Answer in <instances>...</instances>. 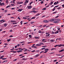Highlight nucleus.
Segmentation results:
<instances>
[{
  "label": "nucleus",
  "mask_w": 64,
  "mask_h": 64,
  "mask_svg": "<svg viewBox=\"0 0 64 64\" xmlns=\"http://www.w3.org/2000/svg\"><path fill=\"white\" fill-rule=\"evenodd\" d=\"M28 36L30 37V38H32V36L30 35Z\"/></svg>",
  "instance_id": "nucleus-34"
},
{
  "label": "nucleus",
  "mask_w": 64,
  "mask_h": 64,
  "mask_svg": "<svg viewBox=\"0 0 64 64\" xmlns=\"http://www.w3.org/2000/svg\"><path fill=\"white\" fill-rule=\"evenodd\" d=\"M34 22H31V23H30V24H33V23H34Z\"/></svg>",
  "instance_id": "nucleus-54"
},
{
  "label": "nucleus",
  "mask_w": 64,
  "mask_h": 64,
  "mask_svg": "<svg viewBox=\"0 0 64 64\" xmlns=\"http://www.w3.org/2000/svg\"><path fill=\"white\" fill-rule=\"evenodd\" d=\"M9 1H8V0H7L6 1V3H8V2Z\"/></svg>",
  "instance_id": "nucleus-36"
},
{
  "label": "nucleus",
  "mask_w": 64,
  "mask_h": 64,
  "mask_svg": "<svg viewBox=\"0 0 64 64\" xmlns=\"http://www.w3.org/2000/svg\"><path fill=\"white\" fill-rule=\"evenodd\" d=\"M43 22L44 23H48L49 22V21L48 20L47 21L46 20H43Z\"/></svg>",
  "instance_id": "nucleus-2"
},
{
  "label": "nucleus",
  "mask_w": 64,
  "mask_h": 64,
  "mask_svg": "<svg viewBox=\"0 0 64 64\" xmlns=\"http://www.w3.org/2000/svg\"><path fill=\"white\" fill-rule=\"evenodd\" d=\"M57 60H56L54 61V62H57Z\"/></svg>",
  "instance_id": "nucleus-47"
},
{
  "label": "nucleus",
  "mask_w": 64,
  "mask_h": 64,
  "mask_svg": "<svg viewBox=\"0 0 64 64\" xmlns=\"http://www.w3.org/2000/svg\"><path fill=\"white\" fill-rule=\"evenodd\" d=\"M58 46V45H56V46H54V47H57Z\"/></svg>",
  "instance_id": "nucleus-52"
},
{
  "label": "nucleus",
  "mask_w": 64,
  "mask_h": 64,
  "mask_svg": "<svg viewBox=\"0 0 64 64\" xmlns=\"http://www.w3.org/2000/svg\"><path fill=\"white\" fill-rule=\"evenodd\" d=\"M57 13V12L56 11L53 13V14H55V13Z\"/></svg>",
  "instance_id": "nucleus-56"
},
{
  "label": "nucleus",
  "mask_w": 64,
  "mask_h": 64,
  "mask_svg": "<svg viewBox=\"0 0 64 64\" xmlns=\"http://www.w3.org/2000/svg\"><path fill=\"white\" fill-rule=\"evenodd\" d=\"M22 3H23V2H19L18 3V4H22Z\"/></svg>",
  "instance_id": "nucleus-6"
},
{
  "label": "nucleus",
  "mask_w": 64,
  "mask_h": 64,
  "mask_svg": "<svg viewBox=\"0 0 64 64\" xmlns=\"http://www.w3.org/2000/svg\"><path fill=\"white\" fill-rule=\"evenodd\" d=\"M23 22V21H21L20 22V23L21 25H22V23H23V22Z\"/></svg>",
  "instance_id": "nucleus-46"
},
{
  "label": "nucleus",
  "mask_w": 64,
  "mask_h": 64,
  "mask_svg": "<svg viewBox=\"0 0 64 64\" xmlns=\"http://www.w3.org/2000/svg\"><path fill=\"white\" fill-rule=\"evenodd\" d=\"M55 9H55V8H54V7L53 9L52 10V11H54V10H55Z\"/></svg>",
  "instance_id": "nucleus-27"
},
{
  "label": "nucleus",
  "mask_w": 64,
  "mask_h": 64,
  "mask_svg": "<svg viewBox=\"0 0 64 64\" xmlns=\"http://www.w3.org/2000/svg\"><path fill=\"white\" fill-rule=\"evenodd\" d=\"M12 10H15V8H11Z\"/></svg>",
  "instance_id": "nucleus-48"
},
{
  "label": "nucleus",
  "mask_w": 64,
  "mask_h": 64,
  "mask_svg": "<svg viewBox=\"0 0 64 64\" xmlns=\"http://www.w3.org/2000/svg\"><path fill=\"white\" fill-rule=\"evenodd\" d=\"M42 10H46V8H44Z\"/></svg>",
  "instance_id": "nucleus-29"
},
{
  "label": "nucleus",
  "mask_w": 64,
  "mask_h": 64,
  "mask_svg": "<svg viewBox=\"0 0 64 64\" xmlns=\"http://www.w3.org/2000/svg\"><path fill=\"white\" fill-rule=\"evenodd\" d=\"M50 22H53V19H51L50 20Z\"/></svg>",
  "instance_id": "nucleus-30"
},
{
  "label": "nucleus",
  "mask_w": 64,
  "mask_h": 64,
  "mask_svg": "<svg viewBox=\"0 0 64 64\" xmlns=\"http://www.w3.org/2000/svg\"><path fill=\"white\" fill-rule=\"evenodd\" d=\"M54 41H55V40H51V42H54Z\"/></svg>",
  "instance_id": "nucleus-28"
},
{
  "label": "nucleus",
  "mask_w": 64,
  "mask_h": 64,
  "mask_svg": "<svg viewBox=\"0 0 64 64\" xmlns=\"http://www.w3.org/2000/svg\"><path fill=\"white\" fill-rule=\"evenodd\" d=\"M31 52H35V50H34L32 51Z\"/></svg>",
  "instance_id": "nucleus-58"
},
{
  "label": "nucleus",
  "mask_w": 64,
  "mask_h": 64,
  "mask_svg": "<svg viewBox=\"0 0 64 64\" xmlns=\"http://www.w3.org/2000/svg\"><path fill=\"white\" fill-rule=\"evenodd\" d=\"M47 52H48V51H45V52H44V53H47Z\"/></svg>",
  "instance_id": "nucleus-50"
},
{
  "label": "nucleus",
  "mask_w": 64,
  "mask_h": 64,
  "mask_svg": "<svg viewBox=\"0 0 64 64\" xmlns=\"http://www.w3.org/2000/svg\"><path fill=\"white\" fill-rule=\"evenodd\" d=\"M45 48H42L41 49L42 50H44V49H45Z\"/></svg>",
  "instance_id": "nucleus-32"
},
{
  "label": "nucleus",
  "mask_w": 64,
  "mask_h": 64,
  "mask_svg": "<svg viewBox=\"0 0 64 64\" xmlns=\"http://www.w3.org/2000/svg\"><path fill=\"white\" fill-rule=\"evenodd\" d=\"M4 27H6L7 26V24L6 23L4 24Z\"/></svg>",
  "instance_id": "nucleus-19"
},
{
  "label": "nucleus",
  "mask_w": 64,
  "mask_h": 64,
  "mask_svg": "<svg viewBox=\"0 0 64 64\" xmlns=\"http://www.w3.org/2000/svg\"><path fill=\"white\" fill-rule=\"evenodd\" d=\"M10 22H16V21L15 20H11L10 21Z\"/></svg>",
  "instance_id": "nucleus-5"
},
{
  "label": "nucleus",
  "mask_w": 64,
  "mask_h": 64,
  "mask_svg": "<svg viewBox=\"0 0 64 64\" xmlns=\"http://www.w3.org/2000/svg\"><path fill=\"white\" fill-rule=\"evenodd\" d=\"M22 60H24V61H25L26 60H27V59L23 58H22Z\"/></svg>",
  "instance_id": "nucleus-20"
},
{
  "label": "nucleus",
  "mask_w": 64,
  "mask_h": 64,
  "mask_svg": "<svg viewBox=\"0 0 64 64\" xmlns=\"http://www.w3.org/2000/svg\"><path fill=\"white\" fill-rule=\"evenodd\" d=\"M23 18L24 19H27V18H25V17H23Z\"/></svg>",
  "instance_id": "nucleus-43"
},
{
  "label": "nucleus",
  "mask_w": 64,
  "mask_h": 64,
  "mask_svg": "<svg viewBox=\"0 0 64 64\" xmlns=\"http://www.w3.org/2000/svg\"><path fill=\"white\" fill-rule=\"evenodd\" d=\"M41 45H44V44H43V42L40 43V44L38 45V46H41Z\"/></svg>",
  "instance_id": "nucleus-4"
},
{
  "label": "nucleus",
  "mask_w": 64,
  "mask_h": 64,
  "mask_svg": "<svg viewBox=\"0 0 64 64\" xmlns=\"http://www.w3.org/2000/svg\"><path fill=\"white\" fill-rule=\"evenodd\" d=\"M48 50H49V49H48V48H46L44 50V51H48Z\"/></svg>",
  "instance_id": "nucleus-21"
},
{
  "label": "nucleus",
  "mask_w": 64,
  "mask_h": 64,
  "mask_svg": "<svg viewBox=\"0 0 64 64\" xmlns=\"http://www.w3.org/2000/svg\"><path fill=\"white\" fill-rule=\"evenodd\" d=\"M22 51V50H19L17 51V52H18V53H19V52H21Z\"/></svg>",
  "instance_id": "nucleus-13"
},
{
  "label": "nucleus",
  "mask_w": 64,
  "mask_h": 64,
  "mask_svg": "<svg viewBox=\"0 0 64 64\" xmlns=\"http://www.w3.org/2000/svg\"><path fill=\"white\" fill-rule=\"evenodd\" d=\"M42 25H41L40 26H39L38 27H42Z\"/></svg>",
  "instance_id": "nucleus-61"
},
{
  "label": "nucleus",
  "mask_w": 64,
  "mask_h": 64,
  "mask_svg": "<svg viewBox=\"0 0 64 64\" xmlns=\"http://www.w3.org/2000/svg\"><path fill=\"white\" fill-rule=\"evenodd\" d=\"M49 6H50V4H49V5H48V6H46V8H47L48 7H49Z\"/></svg>",
  "instance_id": "nucleus-39"
},
{
  "label": "nucleus",
  "mask_w": 64,
  "mask_h": 64,
  "mask_svg": "<svg viewBox=\"0 0 64 64\" xmlns=\"http://www.w3.org/2000/svg\"><path fill=\"white\" fill-rule=\"evenodd\" d=\"M6 59H7V58H2V60H5Z\"/></svg>",
  "instance_id": "nucleus-26"
},
{
  "label": "nucleus",
  "mask_w": 64,
  "mask_h": 64,
  "mask_svg": "<svg viewBox=\"0 0 64 64\" xmlns=\"http://www.w3.org/2000/svg\"><path fill=\"white\" fill-rule=\"evenodd\" d=\"M53 50H56V48H52L50 50L51 51H52Z\"/></svg>",
  "instance_id": "nucleus-8"
},
{
  "label": "nucleus",
  "mask_w": 64,
  "mask_h": 64,
  "mask_svg": "<svg viewBox=\"0 0 64 64\" xmlns=\"http://www.w3.org/2000/svg\"><path fill=\"white\" fill-rule=\"evenodd\" d=\"M39 15H40V14H36V16H39Z\"/></svg>",
  "instance_id": "nucleus-31"
},
{
  "label": "nucleus",
  "mask_w": 64,
  "mask_h": 64,
  "mask_svg": "<svg viewBox=\"0 0 64 64\" xmlns=\"http://www.w3.org/2000/svg\"><path fill=\"white\" fill-rule=\"evenodd\" d=\"M39 56V54H37L35 56V57L36 58Z\"/></svg>",
  "instance_id": "nucleus-7"
},
{
  "label": "nucleus",
  "mask_w": 64,
  "mask_h": 64,
  "mask_svg": "<svg viewBox=\"0 0 64 64\" xmlns=\"http://www.w3.org/2000/svg\"><path fill=\"white\" fill-rule=\"evenodd\" d=\"M59 6L58 5V6H55L54 7V8H56H56H57V7H58Z\"/></svg>",
  "instance_id": "nucleus-41"
},
{
  "label": "nucleus",
  "mask_w": 64,
  "mask_h": 64,
  "mask_svg": "<svg viewBox=\"0 0 64 64\" xmlns=\"http://www.w3.org/2000/svg\"><path fill=\"white\" fill-rule=\"evenodd\" d=\"M59 33V31L57 30L56 32H55V34H57V33Z\"/></svg>",
  "instance_id": "nucleus-11"
},
{
  "label": "nucleus",
  "mask_w": 64,
  "mask_h": 64,
  "mask_svg": "<svg viewBox=\"0 0 64 64\" xmlns=\"http://www.w3.org/2000/svg\"><path fill=\"white\" fill-rule=\"evenodd\" d=\"M53 19V21H56V19L55 18H54Z\"/></svg>",
  "instance_id": "nucleus-42"
},
{
  "label": "nucleus",
  "mask_w": 64,
  "mask_h": 64,
  "mask_svg": "<svg viewBox=\"0 0 64 64\" xmlns=\"http://www.w3.org/2000/svg\"><path fill=\"white\" fill-rule=\"evenodd\" d=\"M25 17H27V18H28V17H29V16H26Z\"/></svg>",
  "instance_id": "nucleus-57"
},
{
  "label": "nucleus",
  "mask_w": 64,
  "mask_h": 64,
  "mask_svg": "<svg viewBox=\"0 0 64 64\" xmlns=\"http://www.w3.org/2000/svg\"><path fill=\"white\" fill-rule=\"evenodd\" d=\"M61 8H58L57 9H61Z\"/></svg>",
  "instance_id": "nucleus-64"
},
{
  "label": "nucleus",
  "mask_w": 64,
  "mask_h": 64,
  "mask_svg": "<svg viewBox=\"0 0 64 64\" xmlns=\"http://www.w3.org/2000/svg\"><path fill=\"white\" fill-rule=\"evenodd\" d=\"M34 38H35V39H39V38L38 37L36 36L34 37Z\"/></svg>",
  "instance_id": "nucleus-12"
},
{
  "label": "nucleus",
  "mask_w": 64,
  "mask_h": 64,
  "mask_svg": "<svg viewBox=\"0 0 64 64\" xmlns=\"http://www.w3.org/2000/svg\"><path fill=\"white\" fill-rule=\"evenodd\" d=\"M21 63H22H22H23L22 62H19L18 63V64H21Z\"/></svg>",
  "instance_id": "nucleus-24"
},
{
  "label": "nucleus",
  "mask_w": 64,
  "mask_h": 64,
  "mask_svg": "<svg viewBox=\"0 0 64 64\" xmlns=\"http://www.w3.org/2000/svg\"><path fill=\"white\" fill-rule=\"evenodd\" d=\"M0 6H2L3 5H4V3H2V4H0Z\"/></svg>",
  "instance_id": "nucleus-10"
},
{
  "label": "nucleus",
  "mask_w": 64,
  "mask_h": 64,
  "mask_svg": "<svg viewBox=\"0 0 64 64\" xmlns=\"http://www.w3.org/2000/svg\"><path fill=\"white\" fill-rule=\"evenodd\" d=\"M5 20H0V22H2V21H5Z\"/></svg>",
  "instance_id": "nucleus-33"
},
{
  "label": "nucleus",
  "mask_w": 64,
  "mask_h": 64,
  "mask_svg": "<svg viewBox=\"0 0 64 64\" xmlns=\"http://www.w3.org/2000/svg\"><path fill=\"white\" fill-rule=\"evenodd\" d=\"M38 32L39 33H41V32H42L40 30V31H38Z\"/></svg>",
  "instance_id": "nucleus-44"
},
{
  "label": "nucleus",
  "mask_w": 64,
  "mask_h": 64,
  "mask_svg": "<svg viewBox=\"0 0 64 64\" xmlns=\"http://www.w3.org/2000/svg\"><path fill=\"white\" fill-rule=\"evenodd\" d=\"M28 2H29V1H28L27 0L25 2H24V3H28Z\"/></svg>",
  "instance_id": "nucleus-45"
},
{
  "label": "nucleus",
  "mask_w": 64,
  "mask_h": 64,
  "mask_svg": "<svg viewBox=\"0 0 64 64\" xmlns=\"http://www.w3.org/2000/svg\"><path fill=\"white\" fill-rule=\"evenodd\" d=\"M4 12H7V10H4Z\"/></svg>",
  "instance_id": "nucleus-60"
},
{
  "label": "nucleus",
  "mask_w": 64,
  "mask_h": 64,
  "mask_svg": "<svg viewBox=\"0 0 64 64\" xmlns=\"http://www.w3.org/2000/svg\"><path fill=\"white\" fill-rule=\"evenodd\" d=\"M64 51V50L62 49V50H60L59 51V52H62V51Z\"/></svg>",
  "instance_id": "nucleus-9"
},
{
  "label": "nucleus",
  "mask_w": 64,
  "mask_h": 64,
  "mask_svg": "<svg viewBox=\"0 0 64 64\" xmlns=\"http://www.w3.org/2000/svg\"><path fill=\"white\" fill-rule=\"evenodd\" d=\"M54 23H58V21H54L53 22Z\"/></svg>",
  "instance_id": "nucleus-14"
},
{
  "label": "nucleus",
  "mask_w": 64,
  "mask_h": 64,
  "mask_svg": "<svg viewBox=\"0 0 64 64\" xmlns=\"http://www.w3.org/2000/svg\"><path fill=\"white\" fill-rule=\"evenodd\" d=\"M10 37H13V36L11 35L10 36Z\"/></svg>",
  "instance_id": "nucleus-63"
},
{
  "label": "nucleus",
  "mask_w": 64,
  "mask_h": 64,
  "mask_svg": "<svg viewBox=\"0 0 64 64\" xmlns=\"http://www.w3.org/2000/svg\"><path fill=\"white\" fill-rule=\"evenodd\" d=\"M23 55L22 54H20L19 56H23Z\"/></svg>",
  "instance_id": "nucleus-62"
},
{
  "label": "nucleus",
  "mask_w": 64,
  "mask_h": 64,
  "mask_svg": "<svg viewBox=\"0 0 64 64\" xmlns=\"http://www.w3.org/2000/svg\"><path fill=\"white\" fill-rule=\"evenodd\" d=\"M4 62H7V61H8L7 60H4Z\"/></svg>",
  "instance_id": "nucleus-51"
},
{
  "label": "nucleus",
  "mask_w": 64,
  "mask_h": 64,
  "mask_svg": "<svg viewBox=\"0 0 64 64\" xmlns=\"http://www.w3.org/2000/svg\"><path fill=\"white\" fill-rule=\"evenodd\" d=\"M32 9L33 10H35L36 9V8H34Z\"/></svg>",
  "instance_id": "nucleus-25"
},
{
  "label": "nucleus",
  "mask_w": 64,
  "mask_h": 64,
  "mask_svg": "<svg viewBox=\"0 0 64 64\" xmlns=\"http://www.w3.org/2000/svg\"><path fill=\"white\" fill-rule=\"evenodd\" d=\"M23 10L22 9H19L18 10V11H19V12H21V11H22Z\"/></svg>",
  "instance_id": "nucleus-3"
},
{
  "label": "nucleus",
  "mask_w": 64,
  "mask_h": 64,
  "mask_svg": "<svg viewBox=\"0 0 64 64\" xmlns=\"http://www.w3.org/2000/svg\"><path fill=\"white\" fill-rule=\"evenodd\" d=\"M56 20L58 21H60V19H59L57 18L56 19Z\"/></svg>",
  "instance_id": "nucleus-23"
},
{
  "label": "nucleus",
  "mask_w": 64,
  "mask_h": 64,
  "mask_svg": "<svg viewBox=\"0 0 64 64\" xmlns=\"http://www.w3.org/2000/svg\"><path fill=\"white\" fill-rule=\"evenodd\" d=\"M35 17H33L31 19H35Z\"/></svg>",
  "instance_id": "nucleus-53"
},
{
  "label": "nucleus",
  "mask_w": 64,
  "mask_h": 64,
  "mask_svg": "<svg viewBox=\"0 0 64 64\" xmlns=\"http://www.w3.org/2000/svg\"><path fill=\"white\" fill-rule=\"evenodd\" d=\"M32 43V42H28V44H30V43Z\"/></svg>",
  "instance_id": "nucleus-55"
},
{
  "label": "nucleus",
  "mask_w": 64,
  "mask_h": 64,
  "mask_svg": "<svg viewBox=\"0 0 64 64\" xmlns=\"http://www.w3.org/2000/svg\"><path fill=\"white\" fill-rule=\"evenodd\" d=\"M50 35V34H46V36H47V37H48V36H49Z\"/></svg>",
  "instance_id": "nucleus-15"
},
{
  "label": "nucleus",
  "mask_w": 64,
  "mask_h": 64,
  "mask_svg": "<svg viewBox=\"0 0 64 64\" xmlns=\"http://www.w3.org/2000/svg\"><path fill=\"white\" fill-rule=\"evenodd\" d=\"M17 60H18V59H16L14 60L13 61H14V62H15L16 61H17Z\"/></svg>",
  "instance_id": "nucleus-22"
},
{
  "label": "nucleus",
  "mask_w": 64,
  "mask_h": 64,
  "mask_svg": "<svg viewBox=\"0 0 64 64\" xmlns=\"http://www.w3.org/2000/svg\"><path fill=\"white\" fill-rule=\"evenodd\" d=\"M32 12H34V13H36V12H37V11L35 10H32Z\"/></svg>",
  "instance_id": "nucleus-18"
},
{
  "label": "nucleus",
  "mask_w": 64,
  "mask_h": 64,
  "mask_svg": "<svg viewBox=\"0 0 64 64\" xmlns=\"http://www.w3.org/2000/svg\"><path fill=\"white\" fill-rule=\"evenodd\" d=\"M11 6H8L6 7V8H8V7H10Z\"/></svg>",
  "instance_id": "nucleus-37"
},
{
  "label": "nucleus",
  "mask_w": 64,
  "mask_h": 64,
  "mask_svg": "<svg viewBox=\"0 0 64 64\" xmlns=\"http://www.w3.org/2000/svg\"><path fill=\"white\" fill-rule=\"evenodd\" d=\"M10 5H11L12 6H14L15 5L12 4H10Z\"/></svg>",
  "instance_id": "nucleus-17"
},
{
  "label": "nucleus",
  "mask_w": 64,
  "mask_h": 64,
  "mask_svg": "<svg viewBox=\"0 0 64 64\" xmlns=\"http://www.w3.org/2000/svg\"><path fill=\"white\" fill-rule=\"evenodd\" d=\"M53 3V2H51L50 4L51 5H52V4Z\"/></svg>",
  "instance_id": "nucleus-40"
},
{
  "label": "nucleus",
  "mask_w": 64,
  "mask_h": 64,
  "mask_svg": "<svg viewBox=\"0 0 64 64\" xmlns=\"http://www.w3.org/2000/svg\"><path fill=\"white\" fill-rule=\"evenodd\" d=\"M56 4V2H55L54 4V5H55Z\"/></svg>",
  "instance_id": "nucleus-59"
},
{
  "label": "nucleus",
  "mask_w": 64,
  "mask_h": 64,
  "mask_svg": "<svg viewBox=\"0 0 64 64\" xmlns=\"http://www.w3.org/2000/svg\"><path fill=\"white\" fill-rule=\"evenodd\" d=\"M45 40H46L45 39H43L42 40V42H43V41H45Z\"/></svg>",
  "instance_id": "nucleus-38"
},
{
  "label": "nucleus",
  "mask_w": 64,
  "mask_h": 64,
  "mask_svg": "<svg viewBox=\"0 0 64 64\" xmlns=\"http://www.w3.org/2000/svg\"><path fill=\"white\" fill-rule=\"evenodd\" d=\"M27 7L28 8V9H31L32 7V6H28Z\"/></svg>",
  "instance_id": "nucleus-1"
},
{
  "label": "nucleus",
  "mask_w": 64,
  "mask_h": 64,
  "mask_svg": "<svg viewBox=\"0 0 64 64\" xmlns=\"http://www.w3.org/2000/svg\"><path fill=\"white\" fill-rule=\"evenodd\" d=\"M40 51V50H36V53H38Z\"/></svg>",
  "instance_id": "nucleus-16"
},
{
  "label": "nucleus",
  "mask_w": 64,
  "mask_h": 64,
  "mask_svg": "<svg viewBox=\"0 0 64 64\" xmlns=\"http://www.w3.org/2000/svg\"><path fill=\"white\" fill-rule=\"evenodd\" d=\"M58 47H61L62 46V44H60L58 46Z\"/></svg>",
  "instance_id": "nucleus-35"
},
{
  "label": "nucleus",
  "mask_w": 64,
  "mask_h": 64,
  "mask_svg": "<svg viewBox=\"0 0 64 64\" xmlns=\"http://www.w3.org/2000/svg\"><path fill=\"white\" fill-rule=\"evenodd\" d=\"M43 2H43V1H42L40 3L41 4H43Z\"/></svg>",
  "instance_id": "nucleus-49"
}]
</instances>
